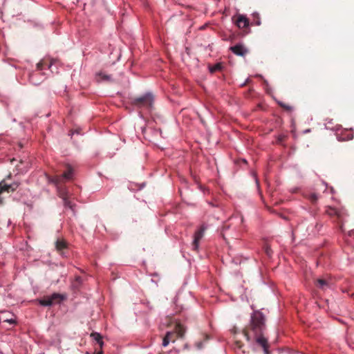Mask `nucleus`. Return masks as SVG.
Returning a JSON list of instances; mask_svg holds the SVG:
<instances>
[{
	"instance_id": "nucleus-23",
	"label": "nucleus",
	"mask_w": 354,
	"mask_h": 354,
	"mask_svg": "<svg viewBox=\"0 0 354 354\" xmlns=\"http://www.w3.org/2000/svg\"><path fill=\"white\" fill-rule=\"evenodd\" d=\"M266 252L268 256H270L272 254V250L270 248L267 247L266 249Z\"/></svg>"
},
{
	"instance_id": "nucleus-4",
	"label": "nucleus",
	"mask_w": 354,
	"mask_h": 354,
	"mask_svg": "<svg viewBox=\"0 0 354 354\" xmlns=\"http://www.w3.org/2000/svg\"><path fill=\"white\" fill-rule=\"evenodd\" d=\"M64 296L59 293H53L50 296L45 297L39 300V304L44 306H50L55 304H59L64 299Z\"/></svg>"
},
{
	"instance_id": "nucleus-16",
	"label": "nucleus",
	"mask_w": 354,
	"mask_h": 354,
	"mask_svg": "<svg viewBox=\"0 0 354 354\" xmlns=\"http://www.w3.org/2000/svg\"><path fill=\"white\" fill-rule=\"evenodd\" d=\"M307 198L313 203L315 204L318 201L319 196L315 193H310L307 196Z\"/></svg>"
},
{
	"instance_id": "nucleus-17",
	"label": "nucleus",
	"mask_w": 354,
	"mask_h": 354,
	"mask_svg": "<svg viewBox=\"0 0 354 354\" xmlns=\"http://www.w3.org/2000/svg\"><path fill=\"white\" fill-rule=\"evenodd\" d=\"M222 68V65L220 63L215 64L214 66L209 68V71L211 73H214L216 71H220Z\"/></svg>"
},
{
	"instance_id": "nucleus-2",
	"label": "nucleus",
	"mask_w": 354,
	"mask_h": 354,
	"mask_svg": "<svg viewBox=\"0 0 354 354\" xmlns=\"http://www.w3.org/2000/svg\"><path fill=\"white\" fill-rule=\"evenodd\" d=\"M73 169L70 165H67V171L62 175H57L53 177L50 180L57 186V193L60 198L63 199L64 205L69 208L73 214H75V205L68 199V192L66 188L63 185L65 180H71L73 177Z\"/></svg>"
},
{
	"instance_id": "nucleus-19",
	"label": "nucleus",
	"mask_w": 354,
	"mask_h": 354,
	"mask_svg": "<svg viewBox=\"0 0 354 354\" xmlns=\"http://www.w3.org/2000/svg\"><path fill=\"white\" fill-rule=\"evenodd\" d=\"M19 183H17V182L10 184V189L11 192H13L14 191H15L17 189V187H19Z\"/></svg>"
},
{
	"instance_id": "nucleus-13",
	"label": "nucleus",
	"mask_w": 354,
	"mask_h": 354,
	"mask_svg": "<svg viewBox=\"0 0 354 354\" xmlns=\"http://www.w3.org/2000/svg\"><path fill=\"white\" fill-rule=\"evenodd\" d=\"M55 247L57 251L61 252L67 248L66 242L63 239H58L55 242Z\"/></svg>"
},
{
	"instance_id": "nucleus-5",
	"label": "nucleus",
	"mask_w": 354,
	"mask_h": 354,
	"mask_svg": "<svg viewBox=\"0 0 354 354\" xmlns=\"http://www.w3.org/2000/svg\"><path fill=\"white\" fill-rule=\"evenodd\" d=\"M326 214L329 216H336L339 221H342L347 216L346 210L344 209H336L330 206L326 207Z\"/></svg>"
},
{
	"instance_id": "nucleus-18",
	"label": "nucleus",
	"mask_w": 354,
	"mask_h": 354,
	"mask_svg": "<svg viewBox=\"0 0 354 354\" xmlns=\"http://www.w3.org/2000/svg\"><path fill=\"white\" fill-rule=\"evenodd\" d=\"M279 105L282 107L283 109H284L285 110H287L288 111H291L292 110V106L283 103V102H279Z\"/></svg>"
},
{
	"instance_id": "nucleus-21",
	"label": "nucleus",
	"mask_w": 354,
	"mask_h": 354,
	"mask_svg": "<svg viewBox=\"0 0 354 354\" xmlns=\"http://www.w3.org/2000/svg\"><path fill=\"white\" fill-rule=\"evenodd\" d=\"M229 225H225L223 227V230L221 232L222 236L224 239H225V236L227 234V230L229 229Z\"/></svg>"
},
{
	"instance_id": "nucleus-6",
	"label": "nucleus",
	"mask_w": 354,
	"mask_h": 354,
	"mask_svg": "<svg viewBox=\"0 0 354 354\" xmlns=\"http://www.w3.org/2000/svg\"><path fill=\"white\" fill-rule=\"evenodd\" d=\"M205 230V227L204 226H201L194 234L192 246L193 249L196 251L198 249L199 242L204 236Z\"/></svg>"
},
{
	"instance_id": "nucleus-1",
	"label": "nucleus",
	"mask_w": 354,
	"mask_h": 354,
	"mask_svg": "<svg viewBox=\"0 0 354 354\" xmlns=\"http://www.w3.org/2000/svg\"><path fill=\"white\" fill-rule=\"evenodd\" d=\"M266 328L264 315L260 311H254L250 324L243 329V334L248 342L254 338L257 344L263 348L265 354H269L268 339L263 335Z\"/></svg>"
},
{
	"instance_id": "nucleus-8",
	"label": "nucleus",
	"mask_w": 354,
	"mask_h": 354,
	"mask_svg": "<svg viewBox=\"0 0 354 354\" xmlns=\"http://www.w3.org/2000/svg\"><path fill=\"white\" fill-rule=\"evenodd\" d=\"M230 50L239 56H244L248 53L247 49L242 44H236L232 46Z\"/></svg>"
},
{
	"instance_id": "nucleus-9",
	"label": "nucleus",
	"mask_w": 354,
	"mask_h": 354,
	"mask_svg": "<svg viewBox=\"0 0 354 354\" xmlns=\"http://www.w3.org/2000/svg\"><path fill=\"white\" fill-rule=\"evenodd\" d=\"M4 192L8 193L11 192L10 189V185L7 184L6 182V179H3L0 182V194ZM3 203V200L0 197V205Z\"/></svg>"
},
{
	"instance_id": "nucleus-25",
	"label": "nucleus",
	"mask_w": 354,
	"mask_h": 354,
	"mask_svg": "<svg viewBox=\"0 0 354 354\" xmlns=\"http://www.w3.org/2000/svg\"><path fill=\"white\" fill-rule=\"evenodd\" d=\"M348 235H349L350 236H353V237H354V230H351V231L348 232Z\"/></svg>"
},
{
	"instance_id": "nucleus-11",
	"label": "nucleus",
	"mask_w": 354,
	"mask_h": 354,
	"mask_svg": "<svg viewBox=\"0 0 354 354\" xmlns=\"http://www.w3.org/2000/svg\"><path fill=\"white\" fill-rule=\"evenodd\" d=\"M96 80L97 82L105 81V82H111V77L105 74L104 72H99L96 75Z\"/></svg>"
},
{
	"instance_id": "nucleus-14",
	"label": "nucleus",
	"mask_w": 354,
	"mask_h": 354,
	"mask_svg": "<svg viewBox=\"0 0 354 354\" xmlns=\"http://www.w3.org/2000/svg\"><path fill=\"white\" fill-rule=\"evenodd\" d=\"M175 330L179 337H183L185 333V328L180 323L176 324Z\"/></svg>"
},
{
	"instance_id": "nucleus-26",
	"label": "nucleus",
	"mask_w": 354,
	"mask_h": 354,
	"mask_svg": "<svg viewBox=\"0 0 354 354\" xmlns=\"http://www.w3.org/2000/svg\"><path fill=\"white\" fill-rule=\"evenodd\" d=\"M173 337H174V336H169V341L174 342L175 339Z\"/></svg>"
},
{
	"instance_id": "nucleus-15",
	"label": "nucleus",
	"mask_w": 354,
	"mask_h": 354,
	"mask_svg": "<svg viewBox=\"0 0 354 354\" xmlns=\"http://www.w3.org/2000/svg\"><path fill=\"white\" fill-rule=\"evenodd\" d=\"M174 334L173 332H167L165 335V336L164 337L163 339H162V346L164 347L167 346L170 341H169V336H174Z\"/></svg>"
},
{
	"instance_id": "nucleus-24",
	"label": "nucleus",
	"mask_w": 354,
	"mask_h": 354,
	"mask_svg": "<svg viewBox=\"0 0 354 354\" xmlns=\"http://www.w3.org/2000/svg\"><path fill=\"white\" fill-rule=\"evenodd\" d=\"M4 322H9L10 324H15V321L12 319H6Z\"/></svg>"
},
{
	"instance_id": "nucleus-20",
	"label": "nucleus",
	"mask_w": 354,
	"mask_h": 354,
	"mask_svg": "<svg viewBox=\"0 0 354 354\" xmlns=\"http://www.w3.org/2000/svg\"><path fill=\"white\" fill-rule=\"evenodd\" d=\"M46 62H44V60L40 61V62L37 64V70H39V71L43 70V68H44V65H46Z\"/></svg>"
},
{
	"instance_id": "nucleus-10",
	"label": "nucleus",
	"mask_w": 354,
	"mask_h": 354,
	"mask_svg": "<svg viewBox=\"0 0 354 354\" xmlns=\"http://www.w3.org/2000/svg\"><path fill=\"white\" fill-rule=\"evenodd\" d=\"M316 286L322 290H326L330 287L328 281L324 279H318L315 282Z\"/></svg>"
},
{
	"instance_id": "nucleus-27",
	"label": "nucleus",
	"mask_w": 354,
	"mask_h": 354,
	"mask_svg": "<svg viewBox=\"0 0 354 354\" xmlns=\"http://www.w3.org/2000/svg\"><path fill=\"white\" fill-rule=\"evenodd\" d=\"M11 178V174H9L8 176H7V178Z\"/></svg>"
},
{
	"instance_id": "nucleus-29",
	"label": "nucleus",
	"mask_w": 354,
	"mask_h": 354,
	"mask_svg": "<svg viewBox=\"0 0 354 354\" xmlns=\"http://www.w3.org/2000/svg\"><path fill=\"white\" fill-rule=\"evenodd\" d=\"M86 354H88V353H86Z\"/></svg>"
},
{
	"instance_id": "nucleus-12",
	"label": "nucleus",
	"mask_w": 354,
	"mask_h": 354,
	"mask_svg": "<svg viewBox=\"0 0 354 354\" xmlns=\"http://www.w3.org/2000/svg\"><path fill=\"white\" fill-rule=\"evenodd\" d=\"M91 337L95 340L96 341V342L99 344V346H100V348L102 347L103 344H104V342L102 341V335L98 333H96V332H93L91 334Z\"/></svg>"
},
{
	"instance_id": "nucleus-3",
	"label": "nucleus",
	"mask_w": 354,
	"mask_h": 354,
	"mask_svg": "<svg viewBox=\"0 0 354 354\" xmlns=\"http://www.w3.org/2000/svg\"><path fill=\"white\" fill-rule=\"evenodd\" d=\"M153 101V95L151 93H147L144 95L131 98V104L139 109H150Z\"/></svg>"
},
{
	"instance_id": "nucleus-7",
	"label": "nucleus",
	"mask_w": 354,
	"mask_h": 354,
	"mask_svg": "<svg viewBox=\"0 0 354 354\" xmlns=\"http://www.w3.org/2000/svg\"><path fill=\"white\" fill-rule=\"evenodd\" d=\"M234 22L239 28H245L249 26L248 19L242 15H237Z\"/></svg>"
},
{
	"instance_id": "nucleus-22",
	"label": "nucleus",
	"mask_w": 354,
	"mask_h": 354,
	"mask_svg": "<svg viewBox=\"0 0 354 354\" xmlns=\"http://www.w3.org/2000/svg\"><path fill=\"white\" fill-rule=\"evenodd\" d=\"M235 344H236L237 348H241L243 346V344L239 340H236Z\"/></svg>"
},
{
	"instance_id": "nucleus-28",
	"label": "nucleus",
	"mask_w": 354,
	"mask_h": 354,
	"mask_svg": "<svg viewBox=\"0 0 354 354\" xmlns=\"http://www.w3.org/2000/svg\"><path fill=\"white\" fill-rule=\"evenodd\" d=\"M96 354H102V351H99L98 353H97Z\"/></svg>"
}]
</instances>
